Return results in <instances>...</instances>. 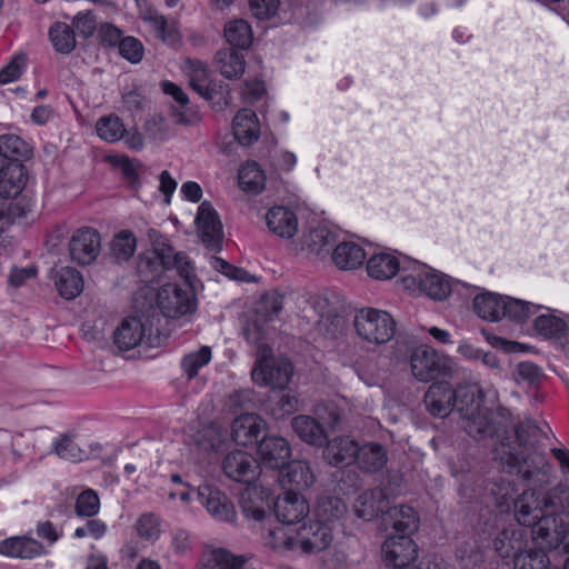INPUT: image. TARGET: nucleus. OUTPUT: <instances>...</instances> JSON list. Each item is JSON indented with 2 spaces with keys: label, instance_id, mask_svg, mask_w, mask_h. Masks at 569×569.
<instances>
[{
  "label": "nucleus",
  "instance_id": "obj_1",
  "mask_svg": "<svg viewBox=\"0 0 569 569\" xmlns=\"http://www.w3.org/2000/svg\"><path fill=\"white\" fill-rule=\"evenodd\" d=\"M176 270L186 281L188 289L167 283L158 292L157 301L162 313L168 318H179L196 310V299L191 291L193 268L188 257L176 252L164 241L153 244L152 250L142 253L138 262V273L147 283L161 280L164 271Z\"/></svg>",
  "mask_w": 569,
  "mask_h": 569
},
{
  "label": "nucleus",
  "instance_id": "obj_2",
  "mask_svg": "<svg viewBox=\"0 0 569 569\" xmlns=\"http://www.w3.org/2000/svg\"><path fill=\"white\" fill-rule=\"evenodd\" d=\"M423 403L431 416L439 418L456 408L461 427L475 439L491 437L496 431L491 411L483 406V395L477 385H458L452 389L447 381L433 382L425 393Z\"/></svg>",
  "mask_w": 569,
  "mask_h": 569
},
{
  "label": "nucleus",
  "instance_id": "obj_3",
  "mask_svg": "<svg viewBox=\"0 0 569 569\" xmlns=\"http://www.w3.org/2000/svg\"><path fill=\"white\" fill-rule=\"evenodd\" d=\"M498 488L505 491L501 500L497 499L498 505L509 507V500L513 501L518 525L531 528V538L538 549L546 551L562 547V551L569 553V522L543 515L536 491L525 490L513 500L512 496H509L510 483H501Z\"/></svg>",
  "mask_w": 569,
  "mask_h": 569
},
{
  "label": "nucleus",
  "instance_id": "obj_4",
  "mask_svg": "<svg viewBox=\"0 0 569 569\" xmlns=\"http://www.w3.org/2000/svg\"><path fill=\"white\" fill-rule=\"evenodd\" d=\"M543 436V431L532 420L518 423L515 441L501 442L500 459L510 468L516 469L525 480H531L539 472L546 473L548 463L539 447Z\"/></svg>",
  "mask_w": 569,
  "mask_h": 569
},
{
  "label": "nucleus",
  "instance_id": "obj_5",
  "mask_svg": "<svg viewBox=\"0 0 569 569\" xmlns=\"http://www.w3.org/2000/svg\"><path fill=\"white\" fill-rule=\"evenodd\" d=\"M330 509V516L323 520L309 521L303 523L297 531L298 550L303 553H317L326 548L332 541L331 518H339L346 510L345 505L338 499H329L319 508V515L323 516Z\"/></svg>",
  "mask_w": 569,
  "mask_h": 569
},
{
  "label": "nucleus",
  "instance_id": "obj_6",
  "mask_svg": "<svg viewBox=\"0 0 569 569\" xmlns=\"http://www.w3.org/2000/svg\"><path fill=\"white\" fill-rule=\"evenodd\" d=\"M412 376L420 382L451 379L458 372L455 360L428 346L417 347L409 357Z\"/></svg>",
  "mask_w": 569,
  "mask_h": 569
},
{
  "label": "nucleus",
  "instance_id": "obj_7",
  "mask_svg": "<svg viewBox=\"0 0 569 569\" xmlns=\"http://www.w3.org/2000/svg\"><path fill=\"white\" fill-rule=\"evenodd\" d=\"M292 376L291 362L283 357L274 358L272 349L264 343L258 346L256 366L251 372L252 380L261 387L283 389Z\"/></svg>",
  "mask_w": 569,
  "mask_h": 569
},
{
  "label": "nucleus",
  "instance_id": "obj_8",
  "mask_svg": "<svg viewBox=\"0 0 569 569\" xmlns=\"http://www.w3.org/2000/svg\"><path fill=\"white\" fill-rule=\"evenodd\" d=\"M353 326L360 338L375 345L390 341L396 332V321L391 315L370 307L356 312Z\"/></svg>",
  "mask_w": 569,
  "mask_h": 569
},
{
  "label": "nucleus",
  "instance_id": "obj_9",
  "mask_svg": "<svg viewBox=\"0 0 569 569\" xmlns=\"http://www.w3.org/2000/svg\"><path fill=\"white\" fill-rule=\"evenodd\" d=\"M101 247L100 234L90 227L76 230L69 241L70 259L79 266H88L93 262Z\"/></svg>",
  "mask_w": 569,
  "mask_h": 569
},
{
  "label": "nucleus",
  "instance_id": "obj_10",
  "mask_svg": "<svg viewBox=\"0 0 569 569\" xmlns=\"http://www.w3.org/2000/svg\"><path fill=\"white\" fill-rule=\"evenodd\" d=\"M196 224L204 246L212 251H219L223 240L222 223L210 202L203 201L199 206Z\"/></svg>",
  "mask_w": 569,
  "mask_h": 569
},
{
  "label": "nucleus",
  "instance_id": "obj_11",
  "mask_svg": "<svg viewBox=\"0 0 569 569\" xmlns=\"http://www.w3.org/2000/svg\"><path fill=\"white\" fill-rule=\"evenodd\" d=\"M385 561L393 569H409L408 566L416 560L418 549L411 536L389 535L382 545Z\"/></svg>",
  "mask_w": 569,
  "mask_h": 569
},
{
  "label": "nucleus",
  "instance_id": "obj_12",
  "mask_svg": "<svg viewBox=\"0 0 569 569\" xmlns=\"http://www.w3.org/2000/svg\"><path fill=\"white\" fill-rule=\"evenodd\" d=\"M259 469L257 460L243 450H233L222 460L223 473L237 482H253L258 478Z\"/></svg>",
  "mask_w": 569,
  "mask_h": 569
},
{
  "label": "nucleus",
  "instance_id": "obj_13",
  "mask_svg": "<svg viewBox=\"0 0 569 569\" xmlns=\"http://www.w3.org/2000/svg\"><path fill=\"white\" fill-rule=\"evenodd\" d=\"M198 497L212 518L221 522H233L237 513L228 497L210 485L198 487Z\"/></svg>",
  "mask_w": 569,
  "mask_h": 569
},
{
  "label": "nucleus",
  "instance_id": "obj_14",
  "mask_svg": "<svg viewBox=\"0 0 569 569\" xmlns=\"http://www.w3.org/2000/svg\"><path fill=\"white\" fill-rule=\"evenodd\" d=\"M258 456L267 468L277 469L287 465L291 448L287 439L268 436L258 443Z\"/></svg>",
  "mask_w": 569,
  "mask_h": 569
},
{
  "label": "nucleus",
  "instance_id": "obj_15",
  "mask_svg": "<svg viewBox=\"0 0 569 569\" xmlns=\"http://www.w3.org/2000/svg\"><path fill=\"white\" fill-rule=\"evenodd\" d=\"M309 511L308 503L305 498L288 490L283 496L278 497L274 502V515L283 525H293L303 519Z\"/></svg>",
  "mask_w": 569,
  "mask_h": 569
},
{
  "label": "nucleus",
  "instance_id": "obj_16",
  "mask_svg": "<svg viewBox=\"0 0 569 569\" xmlns=\"http://www.w3.org/2000/svg\"><path fill=\"white\" fill-rule=\"evenodd\" d=\"M385 529L391 528L392 535L411 536L418 530L419 518L413 508L400 505L389 508L382 516Z\"/></svg>",
  "mask_w": 569,
  "mask_h": 569
},
{
  "label": "nucleus",
  "instance_id": "obj_17",
  "mask_svg": "<svg viewBox=\"0 0 569 569\" xmlns=\"http://www.w3.org/2000/svg\"><path fill=\"white\" fill-rule=\"evenodd\" d=\"M147 336L146 323L138 317L123 319L113 333L114 345L123 351L138 347Z\"/></svg>",
  "mask_w": 569,
  "mask_h": 569
},
{
  "label": "nucleus",
  "instance_id": "obj_18",
  "mask_svg": "<svg viewBox=\"0 0 569 569\" xmlns=\"http://www.w3.org/2000/svg\"><path fill=\"white\" fill-rule=\"evenodd\" d=\"M266 421L256 413L238 416L231 425V436L236 443L248 446L257 442L259 436L266 430Z\"/></svg>",
  "mask_w": 569,
  "mask_h": 569
},
{
  "label": "nucleus",
  "instance_id": "obj_19",
  "mask_svg": "<svg viewBox=\"0 0 569 569\" xmlns=\"http://www.w3.org/2000/svg\"><path fill=\"white\" fill-rule=\"evenodd\" d=\"M266 223L270 232L283 239H291L298 231V218L288 207L274 206L266 213Z\"/></svg>",
  "mask_w": 569,
  "mask_h": 569
},
{
  "label": "nucleus",
  "instance_id": "obj_20",
  "mask_svg": "<svg viewBox=\"0 0 569 569\" xmlns=\"http://www.w3.org/2000/svg\"><path fill=\"white\" fill-rule=\"evenodd\" d=\"M387 448L376 441L358 445L356 463L358 468L367 473H376L382 470L388 462Z\"/></svg>",
  "mask_w": 569,
  "mask_h": 569
},
{
  "label": "nucleus",
  "instance_id": "obj_21",
  "mask_svg": "<svg viewBox=\"0 0 569 569\" xmlns=\"http://www.w3.org/2000/svg\"><path fill=\"white\" fill-rule=\"evenodd\" d=\"M358 445L350 437H336L327 441L323 458L329 465L335 467L348 466L356 462Z\"/></svg>",
  "mask_w": 569,
  "mask_h": 569
},
{
  "label": "nucleus",
  "instance_id": "obj_22",
  "mask_svg": "<svg viewBox=\"0 0 569 569\" xmlns=\"http://www.w3.org/2000/svg\"><path fill=\"white\" fill-rule=\"evenodd\" d=\"M527 532L517 525L503 529L493 540L495 551L502 558L520 555L526 547Z\"/></svg>",
  "mask_w": 569,
  "mask_h": 569
},
{
  "label": "nucleus",
  "instance_id": "obj_23",
  "mask_svg": "<svg viewBox=\"0 0 569 569\" xmlns=\"http://www.w3.org/2000/svg\"><path fill=\"white\" fill-rule=\"evenodd\" d=\"M232 132L242 146H250L259 139L260 124L257 114L250 109H241L233 118Z\"/></svg>",
  "mask_w": 569,
  "mask_h": 569
},
{
  "label": "nucleus",
  "instance_id": "obj_24",
  "mask_svg": "<svg viewBox=\"0 0 569 569\" xmlns=\"http://www.w3.org/2000/svg\"><path fill=\"white\" fill-rule=\"evenodd\" d=\"M291 427L296 435L308 445L322 447L328 440L322 425L311 416L300 415L292 418Z\"/></svg>",
  "mask_w": 569,
  "mask_h": 569
},
{
  "label": "nucleus",
  "instance_id": "obj_25",
  "mask_svg": "<svg viewBox=\"0 0 569 569\" xmlns=\"http://www.w3.org/2000/svg\"><path fill=\"white\" fill-rule=\"evenodd\" d=\"M141 17L163 42L174 44L181 40V34L174 20H168L163 14L152 8L146 9Z\"/></svg>",
  "mask_w": 569,
  "mask_h": 569
},
{
  "label": "nucleus",
  "instance_id": "obj_26",
  "mask_svg": "<svg viewBox=\"0 0 569 569\" xmlns=\"http://www.w3.org/2000/svg\"><path fill=\"white\" fill-rule=\"evenodd\" d=\"M42 552V543L33 538L11 537L0 543V553L11 558L32 559Z\"/></svg>",
  "mask_w": 569,
  "mask_h": 569
},
{
  "label": "nucleus",
  "instance_id": "obj_27",
  "mask_svg": "<svg viewBox=\"0 0 569 569\" xmlns=\"http://www.w3.org/2000/svg\"><path fill=\"white\" fill-rule=\"evenodd\" d=\"M52 278L59 295L67 300L77 298L83 291V278L72 267L57 269Z\"/></svg>",
  "mask_w": 569,
  "mask_h": 569
},
{
  "label": "nucleus",
  "instance_id": "obj_28",
  "mask_svg": "<svg viewBox=\"0 0 569 569\" xmlns=\"http://www.w3.org/2000/svg\"><path fill=\"white\" fill-rule=\"evenodd\" d=\"M27 182L26 168L14 162L0 169V194L12 199L18 196Z\"/></svg>",
  "mask_w": 569,
  "mask_h": 569
},
{
  "label": "nucleus",
  "instance_id": "obj_29",
  "mask_svg": "<svg viewBox=\"0 0 569 569\" xmlns=\"http://www.w3.org/2000/svg\"><path fill=\"white\" fill-rule=\"evenodd\" d=\"M315 482V475L310 465L305 460L289 462L281 472V483L296 489H307Z\"/></svg>",
  "mask_w": 569,
  "mask_h": 569
},
{
  "label": "nucleus",
  "instance_id": "obj_30",
  "mask_svg": "<svg viewBox=\"0 0 569 569\" xmlns=\"http://www.w3.org/2000/svg\"><path fill=\"white\" fill-rule=\"evenodd\" d=\"M419 288L433 300H443L451 292L447 277L432 269H426L418 276Z\"/></svg>",
  "mask_w": 569,
  "mask_h": 569
},
{
  "label": "nucleus",
  "instance_id": "obj_31",
  "mask_svg": "<svg viewBox=\"0 0 569 569\" xmlns=\"http://www.w3.org/2000/svg\"><path fill=\"white\" fill-rule=\"evenodd\" d=\"M386 500L380 489L367 490L359 495L353 505L358 518L369 521L383 511Z\"/></svg>",
  "mask_w": 569,
  "mask_h": 569
},
{
  "label": "nucleus",
  "instance_id": "obj_32",
  "mask_svg": "<svg viewBox=\"0 0 569 569\" xmlns=\"http://www.w3.org/2000/svg\"><path fill=\"white\" fill-rule=\"evenodd\" d=\"M331 257L339 269L352 270L363 263L366 253L361 246L349 241L337 244Z\"/></svg>",
  "mask_w": 569,
  "mask_h": 569
},
{
  "label": "nucleus",
  "instance_id": "obj_33",
  "mask_svg": "<svg viewBox=\"0 0 569 569\" xmlns=\"http://www.w3.org/2000/svg\"><path fill=\"white\" fill-rule=\"evenodd\" d=\"M216 63L221 76L229 80L239 79L246 69L244 56L232 48L219 50Z\"/></svg>",
  "mask_w": 569,
  "mask_h": 569
},
{
  "label": "nucleus",
  "instance_id": "obj_34",
  "mask_svg": "<svg viewBox=\"0 0 569 569\" xmlns=\"http://www.w3.org/2000/svg\"><path fill=\"white\" fill-rule=\"evenodd\" d=\"M0 156L8 159L10 163H22V161L31 158L32 148L21 137L7 133L0 136Z\"/></svg>",
  "mask_w": 569,
  "mask_h": 569
},
{
  "label": "nucleus",
  "instance_id": "obj_35",
  "mask_svg": "<svg viewBox=\"0 0 569 569\" xmlns=\"http://www.w3.org/2000/svg\"><path fill=\"white\" fill-rule=\"evenodd\" d=\"M506 296H499L491 292H486L476 296L473 299V310L475 312L488 321H499L503 318V303Z\"/></svg>",
  "mask_w": 569,
  "mask_h": 569
},
{
  "label": "nucleus",
  "instance_id": "obj_36",
  "mask_svg": "<svg viewBox=\"0 0 569 569\" xmlns=\"http://www.w3.org/2000/svg\"><path fill=\"white\" fill-rule=\"evenodd\" d=\"M543 515H569V487L558 485L550 489L543 498H539Z\"/></svg>",
  "mask_w": 569,
  "mask_h": 569
},
{
  "label": "nucleus",
  "instance_id": "obj_37",
  "mask_svg": "<svg viewBox=\"0 0 569 569\" xmlns=\"http://www.w3.org/2000/svg\"><path fill=\"white\" fill-rule=\"evenodd\" d=\"M367 270L371 278L387 280L399 271V261L390 253H377L368 260Z\"/></svg>",
  "mask_w": 569,
  "mask_h": 569
},
{
  "label": "nucleus",
  "instance_id": "obj_38",
  "mask_svg": "<svg viewBox=\"0 0 569 569\" xmlns=\"http://www.w3.org/2000/svg\"><path fill=\"white\" fill-rule=\"evenodd\" d=\"M547 312L535 319L536 331L545 338H559L569 331V319L565 320L543 308Z\"/></svg>",
  "mask_w": 569,
  "mask_h": 569
},
{
  "label": "nucleus",
  "instance_id": "obj_39",
  "mask_svg": "<svg viewBox=\"0 0 569 569\" xmlns=\"http://www.w3.org/2000/svg\"><path fill=\"white\" fill-rule=\"evenodd\" d=\"M224 38L233 48L248 49L252 43V29L244 19H234L224 26Z\"/></svg>",
  "mask_w": 569,
  "mask_h": 569
},
{
  "label": "nucleus",
  "instance_id": "obj_40",
  "mask_svg": "<svg viewBox=\"0 0 569 569\" xmlns=\"http://www.w3.org/2000/svg\"><path fill=\"white\" fill-rule=\"evenodd\" d=\"M337 242V236L325 226L312 229L308 237V250L319 257L328 256Z\"/></svg>",
  "mask_w": 569,
  "mask_h": 569
},
{
  "label": "nucleus",
  "instance_id": "obj_41",
  "mask_svg": "<svg viewBox=\"0 0 569 569\" xmlns=\"http://www.w3.org/2000/svg\"><path fill=\"white\" fill-rule=\"evenodd\" d=\"M227 440V430L217 423L203 426L196 435L194 442L203 451H218Z\"/></svg>",
  "mask_w": 569,
  "mask_h": 569
},
{
  "label": "nucleus",
  "instance_id": "obj_42",
  "mask_svg": "<svg viewBox=\"0 0 569 569\" xmlns=\"http://www.w3.org/2000/svg\"><path fill=\"white\" fill-rule=\"evenodd\" d=\"M238 181L246 192L259 193L264 189L266 176L257 162H246L239 169Z\"/></svg>",
  "mask_w": 569,
  "mask_h": 569
},
{
  "label": "nucleus",
  "instance_id": "obj_43",
  "mask_svg": "<svg viewBox=\"0 0 569 569\" xmlns=\"http://www.w3.org/2000/svg\"><path fill=\"white\" fill-rule=\"evenodd\" d=\"M49 38L54 50L69 54L76 48L74 30L64 22H56L49 29Z\"/></svg>",
  "mask_w": 569,
  "mask_h": 569
},
{
  "label": "nucleus",
  "instance_id": "obj_44",
  "mask_svg": "<svg viewBox=\"0 0 569 569\" xmlns=\"http://www.w3.org/2000/svg\"><path fill=\"white\" fill-rule=\"evenodd\" d=\"M540 309H542V306L540 305H533L506 296L502 312L503 318H508L509 320L517 322H523L531 316L536 315Z\"/></svg>",
  "mask_w": 569,
  "mask_h": 569
},
{
  "label": "nucleus",
  "instance_id": "obj_45",
  "mask_svg": "<svg viewBox=\"0 0 569 569\" xmlns=\"http://www.w3.org/2000/svg\"><path fill=\"white\" fill-rule=\"evenodd\" d=\"M96 131L100 139L113 143L124 137L126 128L122 120L116 114L100 118L96 123Z\"/></svg>",
  "mask_w": 569,
  "mask_h": 569
},
{
  "label": "nucleus",
  "instance_id": "obj_46",
  "mask_svg": "<svg viewBox=\"0 0 569 569\" xmlns=\"http://www.w3.org/2000/svg\"><path fill=\"white\" fill-rule=\"evenodd\" d=\"M136 251V238L129 231H121L110 243L111 257L117 261H127Z\"/></svg>",
  "mask_w": 569,
  "mask_h": 569
},
{
  "label": "nucleus",
  "instance_id": "obj_47",
  "mask_svg": "<svg viewBox=\"0 0 569 569\" xmlns=\"http://www.w3.org/2000/svg\"><path fill=\"white\" fill-rule=\"evenodd\" d=\"M297 533L293 536L283 527L279 526L269 531L266 537V545L277 551L298 550Z\"/></svg>",
  "mask_w": 569,
  "mask_h": 569
},
{
  "label": "nucleus",
  "instance_id": "obj_48",
  "mask_svg": "<svg viewBox=\"0 0 569 569\" xmlns=\"http://www.w3.org/2000/svg\"><path fill=\"white\" fill-rule=\"evenodd\" d=\"M211 360V349L201 347L194 352L186 355L181 361V367L189 379L194 378L198 371Z\"/></svg>",
  "mask_w": 569,
  "mask_h": 569
},
{
  "label": "nucleus",
  "instance_id": "obj_49",
  "mask_svg": "<svg viewBox=\"0 0 569 569\" xmlns=\"http://www.w3.org/2000/svg\"><path fill=\"white\" fill-rule=\"evenodd\" d=\"M513 566L515 569H550L549 558L540 549L522 551L520 555H517Z\"/></svg>",
  "mask_w": 569,
  "mask_h": 569
},
{
  "label": "nucleus",
  "instance_id": "obj_50",
  "mask_svg": "<svg viewBox=\"0 0 569 569\" xmlns=\"http://www.w3.org/2000/svg\"><path fill=\"white\" fill-rule=\"evenodd\" d=\"M52 452L72 462L81 461L84 457V451L68 436H61L54 440Z\"/></svg>",
  "mask_w": 569,
  "mask_h": 569
},
{
  "label": "nucleus",
  "instance_id": "obj_51",
  "mask_svg": "<svg viewBox=\"0 0 569 569\" xmlns=\"http://www.w3.org/2000/svg\"><path fill=\"white\" fill-rule=\"evenodd\" d=\"M100 499L92 489L82 491L76 500L74 511L78 517L91 518L99 513Z\"/></svg>",
  "mask_w": 569,
  "mask_h": 569
},
{
  "label": "nucleus",
  "instance_id": "obj_52",
  "mask_svg": "<svg viewBox=\"0 0 569 569\" xmlns=\"http://www.w3.org/2000/svg\"><path fill=\"white\" fill-rule=\"evenodd\" d=\"M298 409V399L295 396L283 393L278 399L269 400L267 411L274 419H283Z\"/></svg>",
  "mask_w": 569,
  "mask_h": 569
},
{
  "label": "nucleus",
  "instance_id": "obj_53",
  "mask_svg": "<svg viewBox=\"0 0 569 569\" xmlns=\"http://www.w3.org/2000/svg\"><path fill=\"white\" fill-rule=\"evenodd\" d=\"M134 527L139 537L147 541H156L161 533L160 520L153 513L141 515Z\"/></svg>",
  "mask_w": 569,
  "mask_h": 569
},
{
  "label": "nucleus",
  "instance_id": "obj_54",
  "mask_svg": "<svg viewBox=\"0 0 569 569\" xmlns=\"http://www.w3.org/2000/svg\"><path fill=\"white\" fill-rule=\"evenodd\" d=\"M211 560L219 569H242L247 562L246 557L236 556L222 548L212 550Z\"/></svg>",
  "mask_w": 569,
  "mask_h": 569
},
{
  "label": "nucleus",
  "instance_id": "obj_55",
  "mask_svg": "<svg viewBox=\"0 0 569 569\" xmlns=\"http://www.w3.org/2000/svg\"><path fill=\"white\" fill-rule=\"evenodd\" d=\"M119 53L131 63H138L143 57V46L134 37H126L118 44Z\"/></svg>",
  "mask_w": 569,
  "mask_h": 569
},
{
  "label": "nucleus",
  "instance_id": "obj_56",
  "mask_svg": "<svg viewBox=\"0 0 569 569\" xmlns=\"http://www.w3.org/2000/svg\"><path fill=\"white\" fill-rule=\"evenodd\" d=\"M71 27L78 32L79 36L89 38L97 30V20L91 11L78 12L72 19Z\"/></svg>",
  "mask_w": 569,
  "mask_h": 569
},
{
  "label": "nucleus",
  "instance_id": "obj_57",
  "mask_svg": "<svg viewBox=\"0 0 569 569\" xmlns=\"http://www.w3.org/2000/svg\"><path fill=\"white\" fill-rule=\"evenodd\" d=\"M146 101V97L137 87H126L122 91L123 108L132 114L141 111Z\"/></svg>",
  "mask_w": 569,
  "mask_h": 569
},
{
  "label": "nucleus",
  "instance_id": "obj_58",
  "mask_svg": "<svg viewBox=\"0 0 569 569\" xmlns=\"http://www.w3.org/2000/svg\"><path fill=\"white\" fill-rule=\"evenodd\" d=\"M280 0H249L251 13L260 20H268L279 9Z\"/></svg>",
  "mask_w": 569,
  "mask_h": 569
},
{
  "label": "nucleus",
  "instance_id": "obj_59",
  "mask_svg": "<svg viewBox=\"0 0 569 569\" xmlns=\"http://www.w3.org/2000/svg\"><path fill=\"white\" fill-rule=\"evenodd\" d=\"M240 508L243 516L249 519L260 521L266 516V510L261 506V502L254 501L249 491L241 495Z\"/></svg>",
  "mask_w": 569,
  "mask_h": 569
},
{
  "label": "nucleus",
  "instance_id": "obj_60",
  "mask_svg": "<svg viewBox=\"0 0 569 569\" xmlns=\"http://www.w3.org/2000/svg\"><path fill=\"white\" fill-rule=\"evenodd\" d=\"M196 68L193 70V76L190 80V86L193 90H196L201 97L206 99L210 98V90L206 84H202L200 81L208 77L207 66L200 61L194 63Z\"/></svg>",
  "mask_w": 569,
  "mask_h": 569
},
{
  "label": "nucleus",
  "instance_id": "obj_61",
  "mask_svg": "<svg viewBox=\"0 0 569 569\" xmlns=\"http://www.w3.org/2000/svg\"><path fill=\"white\" fill-rule=\"evenodd\" d=\"M24 64L23 57H16L9 64L0 70V83L6 84L20 78Z\"/></svg>",
  "mask_w": 569,
  "mask_h": 569
},
{
  "label": "nucleus",
  "instance_id": "obj_62",
  "mask_svg": "<svg viewBox=\"0 0 569 569\" xmlns=\"http://www.w3.org/2000/svg\"><path fill=\"white\" fill-rule=\"evenodd\" d=\"M98 38L102 44L112 47L122 40V32L116 26L106 22L98 28Z\"/></svg>",
  "mask_w": 569,
  "mask_h": 569
},
{
  "label": "nucleus",
  "instance_id": "obj_63",
  "mask_svg": "<svg viewBox=\"0 0 569 569\" xmlns=\"http://www.w3.org/2000/svg\"><path fill=\"white\" fill-rule=\"evenodd\" d=\"M266 93L264 82L261 80L246 81L243 86L242 97L249 103L260 100Z\"/></svg>",
  "mask_w": 569,
  "mask_h": 569
},
{
  "label": "nucleus",
  "instance_id": "obj_64",
  "mask_svg": "<svg viewBox=\"0 0 569 569\" xmlns=\"http://www.w3.org/2000/svg\"><path fill=\"white\" fill-rule=\"evenodd\" d=\"M37 269L34 267L12 268L8 276V282L13 288L21 287L28 279L34 277Z\"/></svg>",
  "mask_w": 569,
  "mask_h": 569
}]
</instances>
